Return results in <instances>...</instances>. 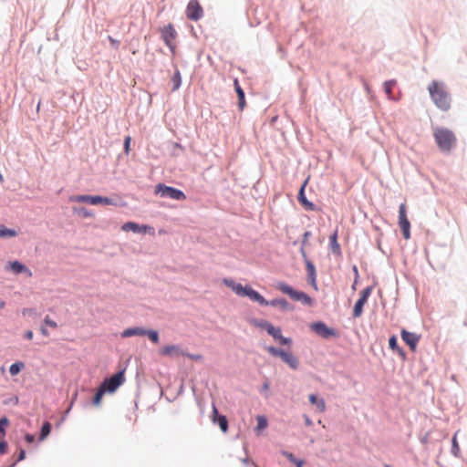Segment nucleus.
Here are the masks:
<instances>
[{
  "label": "nucleus",
  "mask_w": 467,
  "mask_h": 467,
  "mask_svg": "<svg viewBox=\"0 0 467 467\" xmlns=\"http://www.w3.org/2000/svg\"><path fill=\"white\" fill-rule=\"evenodd\" d=\"M428 90L433 103L442 111H447L451 108V95L443 82L432 80Z\"/></svg>",
  "instance_id": "1"
},
{
  "label": "nucleus",
  "mask_w": 467,
  "mask_h": 467,
  "mask_svg": "<svg viewBox=\"0 0 467 467\" xmlns=\"http://www.w3.org/2000/svg\"><path fill=\"white\" fill-rule=\"evenodd\" d=\"M223 284L231 288L239 296H247L250 300L257 302L260 306H266L267 300L250 285L244 286L231 278H224Z\"/></svg>",
  "instance_id": "2"
},
{
  "label": "nucleus",
  "mask_w": 467,
  "mask_h": 467,
  "mask_svg": "<svg viewBox=\"0 0 467 467\" xmlns=\"http://www.w3.org/2000/svg\"><path fill=\"white\" fill-rule=\"evenodd\" d=\"M435 142L442 152H450L457 142L454 132L449 129L438 127L433 130Z\"/></svg>",
  "instance_id": "3"
},
{
  "label": "nucleus",
  "mask_w": 467,
  "mask_h": 467,
  "mask_svg": "<svg viewBox=\"0 0 467 467\" xmlns=\"http://www.w3.org/2000/svg\"><path fill=\"white\" fill-rule=\"evenodd\" d=\"M275 286L277 290L283 294L287 295L291 299L295 301L301 302L303 305L308 306H312L314 305V299L307 294L302 291H296L292 286L284 282H277Z\"/></svg>",
  "instance_id": "4"
},
{
  "label": "nucleus",
  "mask_w": 467,
  "mask_h": 467,
  "mask_svg": "<svg viewBox=\"0 0 467 467\" xmlns=\"http://www.w3.org/2000/svg\"><path fill=\"white\" fill-rule=\"evenodd\" d=\"M155 193L161 197H166L176 201L185 200V194L182 191L163 184H158L156 186Z\"/></svg>",
  "instance_id": "5"
},
{
  "label": "nucleus",
  "mask_w": 467,
  "mask_h": 467,
  "mask_svg": "<svg viewBox=\"0 0 467 467\" xmlns=\"http://www.w3.org/2000/svg\"><path fill=\"white\" fill-rule=\"evenodd\" d=\"M125 381V376H124V370L119 371L113 376H111L109 379H106L102 383L101 387L104 388V389L107 392H114L119 386H121Z\"/></svg>",
  "instance_id": "6"
},
{
  "label": "nucleus",
  "mask_w": 467,
  "mask_h": 467,
  "mask_svg": "<svg viewBox=\"0 0 467 467\" xmlns=\"http://www.w3.org/2000/svg\"><path fill=\"white\" fill-rule=\"evenodd\" d=\"M161 38L164 43L169 47L171 53H175V44L174 40L176 38L177 33L172 25H168L161 29Z\"/></svg>",
  "instance_id": "7"
},
{
  "label": "nucleus",
  "mask_w": 467,
  "mask_h": 467,
  "mask_svg": "<svg viewBox=\"0 0 467 467\" xmlns=\"http://www.w3.org/2000/svg\"><path fill=\"white\" fill-rule=\"evenodd\" d=\"M311 328L323 338L337 337L338 333L332 327H328L324 322H316L311 325Z\"/></svg>",
  "instance_id": "8"
},
{
  "label": "nucleus",
  "mask_w": 467,
  "mask_h": 467,
  "mask_svg": "<svg viewBox=\"0 0 467 467\" xmlns=\"http://www.w3.org/2000/svg\"><path fill=\"white\" fill-rule=\"evenodd\" d=\"M203 16V10L197 0H190L186 7V16L188 19L197 21Z\"/></svg>",
  "instance_id": "9"
},
{
  "label": "nucleus",
  "mask_w": 467,
  "mask_h": 467,
  "mask_svg": "<svg viewBox=\"0 0 467 467\" xmlns=\"http://www.w3.org/2000/svg\"><path fill=\"white\" fill-rule=\"evenodd\" d=\"M399 224L403 237L408 240L410 238V223L407 217L405 206H400L399 211Z\"/></svg>",
  "instance_id": "10"
},
{
  "label": "nucleus",
  "mask_w": 467,
  "mask_h": 467,
  "mask_svg": "<svg viewBox=\"0 0 467 467\" xmlns=\"http://www.w3.org/2000/svg\"><path fill=\"white\" fill-rule=\"evenodd\" d=\"M372 292V287H366L362 292L359 299L356 302L353 309V317H359L363 313V306L367 303L368 296Z\"/></svg>",
  "instance_id": "11"
},
{
  "label": "nucleus",
  "mask_w": 467,
  "mask_h": 467,
  "mask_svg": "<svg viewBox=\"0 0 467 467\" xmlns=\"http://www.w3.org/2000/svg\"><path fill=\"white\" fill-rule=\"evenodd\" d=\"M72 202H87L89 204H97L98 202H104L109 204L108 198H102L100 196H90V195H75L69 199Z\"/></svg>",
  "instance_id": "12"
},
{
  "label": "nucleus",
  "mask_w": 467,
  "mask_h": 467,
  "mask_svg": "<svg viewBox=\"0 0 467 467\" xmlns=\"http://www.w3.org/2000/svg\"><path fill=\"white\" fill-rule=\"evenodd\" d=\"M5 270L11 271L16 275L25 274L28 277L33 275L32 271L19 261L8 262L5 265Z\"/></svg>",
  "instance_id": "13"
},
{
  "label": "nucleus",
  "mask_w": 467,
  "mask_h": 467,
  "mask_svg": "<svg viewBox=\"0 0 467 467\" xmlns=\"http://www.w3.org/2000/svg\"><path fill=\"white\" fill-rule=\"evenodd\" d=\"M400 335L402 340L409 346L410 350L414 352L420 339V336L412 332H409L404 328L401 329Z\"/></svg>",
  "instance_id": "14"
},
{
  "label": "nucleus",
  "mask_w": 467,
  "mask_h": 467,
  "mask_svg": "<svg viewBox=\"0 0 467 467\" xmlns=\"http://www.w3.org/2000/svg\"><path fill=\"white\" fill-rule=\"evenodd\" d=\"M121 229L125 232L132 231L134 233H149L154 234V229L147 225H139L138 223L129 222L121 226Z\"/></svg>",
  "instance_id": "15"
},
{
  "label": "nucleus",
  "mask_w": 467,
  "mask_h": 467,
  "mask_svg": "<svg viewBox=\"0 0 467 467\" xmlns=\"http://www.w3.org/2000/svg\"><path fill=\"white\" fill-rule=\"evenodd\" d=\"M160 354L165 357H178L187 355V352L177 345H167L160 349Z\"/></svg>",
  "instance_id": "16"
},
{
  "label": "nucleus",
  "mask_w": 467,
  "mask_h": 467,
  "mask_svg": "<svg viewBox=\"0 0 467 467\" xmlns=\"http://www.w3.org/2000/svg\"><path fill=\"white\" fill-rule=\"evenodd\" d=\"M212 420L213 423H217L222 430L223 432H226L228 431V421L225 416L219 415L217 408L213 406V416Z\"/></svg>",
  "instance_id": "17"
},
{
  "label": "nucleus",
  "mask_w": 467,
  "mask_h": 467,
  "mask_svg": "<svg viewBox=\"0 0 467 467\" xmlns=\"http://www.w3.org/2000/svg\"><path fill=\"white\" fill-rule=\"evenodd\" d=\"M266 306H274V307H279L283 311L293 310V306L285 298L272 299L270 301H267Z\"/></svg>",
  "instance_id": "18"
},
{
  "label": "nucleus",
  "mask_w": 467,
  "mask_h": 467,
  "mask_svg": "<svg viewBox=\"0 0 467 467\" xmlns=\"http://www.w3.org/2000/svg\"><path fill=\"white\" fill-rule=\"evenodd\" d=\"M309 402L317 407L318 412H324L327 409L326 401L322 398H318L316 394H310L308 396Z\"/></svg>",
  "instance_id": "19"
},
{
  "label": "nucleus",
  "mask_w": 467,
  "mask_h": 467,
  "mask_svg": "<svg viewBox=\"0 0 467 467\" xmlns=\"http://www.w3.org/2000/svg\"><path fill=\"white\" fill-rule=\"evenodd\" d=\"M146 335V329L142 327H130L125 329L121 333L122 337H130L132 336H145Z\"/></svg>",
  "instance_id": "20"
},
{
  "label": "nucleus",
  "mask_w": 467,
  "mask_h": 467,
  "mask_svg": "<svg viewBox=\"0 0 467 467\" xmlns=\"http://www.w3.org/2000/svg\"><path fill=\"white\" fill-rule=\"evenodd\" d=\"M389 347L391 350L397 352L400 357H401L402 358H405V357H406L405 351L401 348L399 347L398 339H397L396 336H391L389 337Z\"/></svg>",
  "instance_id": "21"
},
{
  "label": "nucleus",
  "mask_w": 467,
  "mask_h": 467,
  "mask_svg": "<svg viewBox=\"0 0 467 467\" xmlns=\"http://www.w3.org/2000/svg\"><path fill=\"white\" fill-rule=\"evenodd\" d=\"M269 335L272 336L275 340H278L281 345H288L292 342L291 338L283 337L279 327H275L272 333Z\"/></svg>",
  "instance_id": "22"
},
{
  "label": "nucleus",
  "mask_w": 467,
  "mask_h": 467,
  "mask_svg": "<svg viewBox=\"0 0 467 467\" xmlns=\"http://www.w3.org/2000/svg\"><path fill=\"white\" fill-rule=\"evenodd\" d=\"M306 271L310 284L317 289L316 268L310 261L306 262Z\"/></svg>",
  "instance_id": "23"
},
{
  "label": "nucleus",
  "mask_w": 467,
  "mask_h": 467,
  "mask_svg": "<svg viewBox=\"0 0 467 467\" xmlns=\"http://www.w3.org/2000/svg\"><path fill=\"white\" fill-rule=\"evenodd\" d=\"M283 361L285 362L293 369H296L298 367L297 358L291 353L285 352L282 358Z\"/></svg>",
  "instance_id": "24"
},
{
  "label": "nucleus",
  "mask_w": 467,
  "mask_h": 467,
  "mask_svg": "<svg viewBox=\"0 0 467 467\" xmlns=\"http://www.w3.org/2000/svg\"><path fill=\"white\" fill-rule=\"evenodd\" d=\"M330 248L333 254H340V245L337 243V233L335 232L330 237Z\"/></svg>",
  "instance_id": "25"
},
{
  "label": "nucleus",
  "mask_w": 467,
  "mask_h": 467,
  "mask_svg": "<svg viewBox=\"0 0 467 467\" xmlns=\"http://www.w3.org/2000/svg\"><path fill=\"white\" fill-rule=\"evenodd\" d=\"M171 82H172V91L177 90L181 87L182 77H181V73L178 69L175 70V72L171 78Z\"/></svg>",
  "instance_id": "26"
},
{
  "label": "nucleus",
  "mask_w": 467,
  "mask_h": 467,
  "mask_svg": "<svg viewBox=\"0 0 467 467\" xmlns=\"http://www.w3.org/2000/svg\"><path fill=\"white\" fill-rule=\"evenodd\" d=\"M396 86V80L391 79L384 83V91L389 99H393L392 89Z\"/></svg>",
  "instance_id": "27"
},
{
  "label": "nucleus",
  "mask_w": 467,
  "mask_h": 467,
  "mask_svg": "<svg viewBox=\"0 0 467 467\" xmlns=\"http://www.w3.org/2000/svg\"><path fill=\"white\" fill-rule=\"evenodd\" d=\"M107 391L104 389V388H102L101 386H99V389L97 390L94 398H93V404L95 406H99L100 403H101V400H102V398L104 396V394L106 393Z\"/></svg>",
  "instance_id": "28"
},
{
  "label": "nucleus",
  "mask_w": 467,
  "mask_h": 467,
  "mask_svg": "<svg viewBox=\"0 0 467 467\" xmlns=\"http://www.w3.org/2000/svg\"><path fill=\"white\" fill-rule=\"evenodd\" d=\"M74 213L79 218H87L91 216L92 214L83 206H78L74 208Z\"/></svg>",
  "instance_id": "29"
},
{
  "label": "nucleus",
  "mask_w": 467,
  "mask_h": 467,
  "mask_svg": "<svg viewBox=\"0 0 467 467\" xmlns=\"http://www.w3.org/2000/svg\"><path fill=\"white\" fill-rule=\"evenodd\" d=\"M17 233L15 230L8 229L5 225H0V237H15Z\"/></svg>",
  "instance_id": "30"
},
{
  "label": "nucleus",
  "mask_w": 467,
  "mask_h": 467,
  "mask_svg": "<svg viewBox=\"0 0 467 467\" xmlns=\"http://www.w3.org/2000/svg\"><path fill=\"white\" fill-rule=\"evenodd\" d=\"M50 431H51V424L49 422H45L41 428V432H40V435H39V440L40 441H44L47 436L48 434L50 433Z\"/></svg>",
  "instance_id": "31"
},
{
  "label": "nucleus",
  "mask_w": 467,
  "mask_h": 467,
  "mask_svg": "<svg viewBox=\"0 0 467 467\" xmlns=\"http://www.w3.org/2000/svg\"><path fill=\"white\" fill-rule=\"evenodd\" d=\"M24 367L25 364L23 362L14 363L10 366L9 372L12 376H16L24 368Z\"/></svg>",
  "instance_id": "32"
},
{
  "label": "nucleus",
  "mask_w": 467,
  "mask_h": 467,
  "mask_svg": "<svg viewBox=\"0 0 467 467\" xmlns=\"http://www.w3.org/2000/svg\"><path fill=\"white\" fill-rule=\"evenodd\" d=\"M237 97H238V107L240 110H244L246 102L244 98V92L243 89H239L236 91Z\"/></svg>",
  "instance_id": "33"
},
{
  "label": "nucleus",
  "mask_w": 467,
  "mask_h": 467,
  "mask_svg": "<svg viewBox=\"0 0 467 467\" xmlns=\"http://www.w3.org/2000/svg\"><path fill=\"white\" fill-rule=\"evenodd\" d=\"M266 349H267L268 353L271 354L272 356L280 357L281 358L285 354V351H284L282 349H278L275 347H268Z\"/></svg>",
  "instance_id": "34"
},
{
  "label": "nucleus",
  "mask_w": 467,
  "mask_h": 467,
  "mask_svg": "<svg viewBox=\"0 0 467 467\" xmlns=\"http://www.w3.org/2000/svg\"><path fill=\"white\" fill-rule=\"evenodd\" d=\"M146 336L150 338V340L153 343L159 342V334L155 330H146Z\"/></svg>",
  "instance_id": "35"
},
{
  "label": "nucleus",
  "mask_w": 467,
  "mask_h": 467,
  "mask_svg": "<svg viewBox=\"0 0 467 467\" xmlns=\"http://www.w3.org/2000/svg\"><path fill=\"white\" fill-rule=\"evenodd\" d=\"M311 235H312L311 233L308 231L305 232L303 234V241H302V247H301V252H302L303 256H306L305 246Z\"/></svg>",
  "instance_id": "36"
},
{
  "label": "nucleus",
  "mask_w": 467,
  "mask_h": 467,
  "mask_svg": "<svg viewBox=\"0 0 467 467\" xmlns=\"http://www.w3.org/2000/svg\"><path fill=\"white\" fill-rule=\"evenodd\" d=\"M256 420L258 430H264L267 427V420L264 416H258Z\"/></svg>",
  "instance_id": "37"
},
{
  "label": "nucleus",
  "mask_w": 467,
  "mask_h": 467,
  "mask_svg": "<svg viewBox=\"0 0 467 467\" xmlns=\"http://www.w3.org/2000/svg\"><path fill=\"white\" fill-rule=\"evenodd\" d=\"M304 189H305V184L301 187L300 191H299V193H298V201L302 203V204H305V205H307V204H312L311 202H309L306 197H305V194H304Z\"/></svg>",
  "instance_id": "38"
},
{
  "label": "nucleus",
  "mask_w": 467,
  "mask_h": 467,
  "mask_svg": "<svg viewBox=\"0 0 467 467\" xmlns=\"http://www.w3.org/2000/svg\"><path fill=\"white\" fill-rule=\"evenodd\" d=\"M8 423H9V420L7 418L5 417V418L0 419V432H3V433L5 432L4 427L7 426Z\"/></svg>",
  "instance_id": "39"
},
{
  "label": "nucleus",
  "mask_w": 467,
  "mask_h": 467,
  "mask_svg": "<svg viewBox=\"0 0 467 467\" xmlns=\"http://www.w3.org/2000/svg\"><path fill=\"white\" fill-rule=\"evenodd\" d=\"M458 451H459V445L457 442L456 435H454L452 438V452L455 455H457Z\"/></svg>",
  "instance_id": "40"
},
{
  "label": "nucleus",
  "mask_w": 467,
  "mask_h": 467,
  "mask_svg": "<svg viewBox=\"0 0 467 467\" xmlns=\"http://www.w3.org/2000/svg\"><path fill=\"white\" fill-rule=\"evenodd\" d=\"M185 357H188L189 358L195 360V361H201L202 359V356L200 354H189L184 355Z\"/></svg>",
  "instance_id": "41"
},
{
  "label": "nucleus",
  "mask_w": 467,
  "mask_h": 467,
  "mask_svg": "<svg viewBox=\"0 0 467 467\" xmlns=\"http://www.w3.org/2000/svg\"><path fill=\"white\" fill-rule=\"evenodd\" d=\"M283 454L293 463L296 464V462L298 461L291 452L284 451Z\"/></svg>",
  "instance_id": "42"
},
{
  "label": "nucleus",
  "mask_w": 467,
  "mask_h": 467,
  "mask_svg": "<svg viewBox=\"0 0 467 467\" xmlns=\"http://www.w3.org/2000/svg\"><path fill=\"white\" fill-rule=\"evenodd\" d=\"M131 138L130 136L125 138L124 141V150L128 154L130 152V144Z\"/></svg>",
  "instance_id": "43"
},
{
  "label": "nucleus",
  "mask_w": 467,
  "mask_h": 467,
  "mask_svg": "<svg viewBox=\"0 0 467 467\" xmlns=\"http://www.w3.org/2000/svg\"><path fill=\"white\" fill-rule=\"evenodd\" d=\"M267 322H268V321H266V320H254V321H253V324H254V326H256V327H261V328H263V329H264V326H265Z\"/></svg>",
  "instance_id": "44"
},
{
  "label": "nucleus",
  "mask_w": 467,
  "mask_h": 467,
  "mask_svg": "<svg viewBox=\"0 0 467 467\" xmlns=\"http://www.w3.org/2000/svg\"><path fill=\"white\" fill-rule=\"evenodd\" d=\"M44 321L47 326H49L53 328H56L57 327V323L55 321L51 320L48 317H46Z\"/></svg>",
  "instance_id": "45"
},
{
  "label": "nucleus",
  "mask_w": 467,
  "mask_h": 467,
  "mask_svg": "<svg viewBox=\"0 0 467 467\" xmlns=\"http://www.w3.org/2000/svg\"><path fill=\"white\" fill-rule=\"evenodd\" d=\"M7 451V444L5 441H0V453L5 454Z\"/></svg>",
  "instance_id": "46"
},
{
  "label": "nucleus",
  "mask_w": 467,
  "mask_h": 467,
  "mask_svg": "<svg viewBox=\"0 0 467 467\" xmlns=\"http://www.w3.org/2000/svg\"><path fill=\"white\" fill-rule=\"evenodd\" d=\"M274 327H275L270 322H267L266 325L264 326V329H265L268 334L272 333Z\"/></svg>",
  "instance_id": "47"
},
{
  "label": "nucleus",
  "mask_w": 467,
  "mask_h": 467,
  "mask_svg": "<svg viewBox=\"0 0 467 467\" xmlns=\"http://www.w3.org/2000/svg\"><path fill=\"white\" fill-rule=\"evenodd\" d=\"M304 420L306 426L311 427L313 425V421L308 416L304 415Z\"/></svg>",
  "instance_id": "48"
},
{
  "label": "nucleus",
  "mask_w": 467,
  "mask_h": 467,
  "mask_svg": "<svg viewBox=\"0 0 467 467\" xmlns=\"http://www.w3.org/2000/svg\"><path fill=\"white\" fill-rule=\"evenodd\" d=\"M234 89H235V92L239 89H243L239 84V81L237 78H234Z\"/></svg>",
  "instance_id": "49"
},
{
  "label": "nucleus",
  "mask_w": 467,
  "mask_h": 467,
  "mask_svg": "<svg viewBox=\"0 0 467 467\" xmlns=\"http://www.w3.org/2000/svg\"><path fill=\"white\" fill-rule=\"evenodd\" d=\"M26 441L28 442V443H31L34 441L35 440V437L31 434H26V437H25Z\"/></svg>",
  "instance_id": "50"
},
{
  "label": "nucleus",
  "mask_w": 467,
  "mask_h": 467,
  "mask_svg": "<svg viewBox=\"0 0 467 467\" xmlns=\"http://www.w3.org/2000/svg\"><path fill=\"white\" fill-rule=\"evenodd\" d=\"M25 457H26V451L24 450H21L19 452L17 461L20 462V461L24 460Z\"/></svg>",
  "instance_id": "51"
},
{
  "label": "nucleus",
  "mask_w": 467,
  "mask_h": 467,
  "mask_svg": "<svg viewBox=\"0 0 467 467\" xmlns=\"http://www.w3.org/2000/svg\"><path fill=\"white\" fill-rule=\"evenodd\" d=\"M109 42H110L113 46H115V47H118V46H119V42L118 40H116V39L112 38L111 36H109Z\"/></svg>",
  "instance_id": "52"
},
{
  "label": "nucleus",
  "mask_w": 467,
  "mask_h": 467,
  "mask_svg": "<svg viewBox=\"0 0 467 467\" xmlns=\"http://www.w3.org/2000/svg\"><path fill=\"white\" fill-rule=\"evenodd\" d=\"M25 337H26V338H27L28 340H31V339L33 338V332H32V331H30V330H29V331H27V332L26 333V336H25Z\"/></svg>",
  "instance_id": "53"
},
{
  "label": "nucleus",
  "mask_w": 467,
  "mask_h": 467,
  "mask_svg": "<svg viewBox=\"0 0 467 467\" xmlns=\"http://www.w3.org/2000/svg\"><path fill=\"white\" fill-rule=\"evenodd\" d=\"M353 272L356 274V279L358 277V271L356 265L353 266ZM357 283V280H355V284Z\"/></svg>",
  "instance_id": "54"
},
{
  "label": "nucleus",
  "mask_w": 467,
  "mask_h": 467,
  "mask_svg": "<svg viewBox=\"0 0 467 467\" xmlns=\"http://www.w3.org/2000/svg\"><path fill=\"white\" fill-rule=\"evenodd\" d=\"M303 464H304V462L302 460H298L296 462V467H303Z\"/></svg>",
  "instance_id": "55"
},
{
  "label": "nucleus",
  "mask_w": 467,
  "mask_h": 467,
  "mask_svg": "<svg viewBox=\"0 0 467 467\" xmlns=\"http://www.w3.org/2000/svg\"><path fill=\"white\" fill-rule=\"evenodd\" d=\"M41 332H42V334H43V335H45V336H47V334H48V333H47V330L46 328H43V327L41 328Z\"/></svg>",
  "instance_id": "56"
},
{
  "label": "nucleus",
  "mask_w": 467,
  "mask_h": 467,
  "mask_svg": "<svg viewBox=\"0 0 467 467\" xmlns=\"http://www.w3.org/2000/svg\"><path fill=\"white\" fill-rule=\"evenodd\" d=\"M268 388H269L268 384H267V383H265V384H264V389H267Z\"/></svg>",
  "instance_id": "57"
},
{
  "label": "nucleus",
  "mask_w": 467,
  "mask_h": 467,
  "mask_svg": "<svg viewBox=\"0 0 467 467\" xmlns=\"http://www.w3.org/2000/svg\"><path fill=\"white\" fill-rule=\"evenodd\" d=\"M72 405H73V402H70V405H69V407H68V410H71Z\"/></svg>",
  "instance_id": "58"
},
{
  "label": "nucleus",
  "mask_w": 467,
  "mask_h": 467,
  "mask_svg": "<svg viewBox=\"0 0 467 467\" xmlns=\"http://www.w3.org/2000/svg\"><path fill=\"white\" fill-rule=\"evenodd\" d=\"M72 405H73V402H70V405H69V407H68V410H71Z\"/></svg>",
  "instance_id": "59"
},
{
  "label": "nucleus",
  "mask_w": 467,
  "mask_h": 467,
  "mask_svg": "<svg viewBox=\"0 0 467 467\" xmlns=\"http://www.w3.org/2000/svg\"><path fill=\"white\" fill-rule=\"evenodd\" d=\"M72 405H73V402H70V405H69V407H68V410H71Z\"/></svg>",
  "instance_id": "60"
},
{
  "label": "nucleus",
  "mask_w": 467,
  "mask_h": 467,
  "mask_svg": "<svg viewBox=\"0 0 467 467\" xmlns=\"http://www.w3.org/2000/svg\"><path fill=\"white\" fill-rule=\"evenodd\" d=\"M308 208H310L311 210L315 207V206H312V205H309L307 206Z\"/></svg>",
  "instance_id": "61"
}]
</instances>
